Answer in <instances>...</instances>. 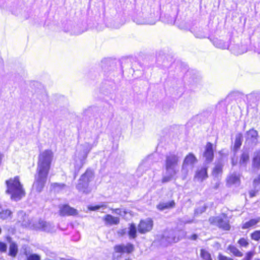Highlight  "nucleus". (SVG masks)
Wrapping results in <instances>:
<instances>
[{
	"instance_id": "18",
	"label": "nucleus",
	"mask_w": 260,
	"mask_h": 260,
	"mask_svg": "<svg viewBox=\"0 0 260 260\" xmlns=\"http://www.w3.org/2000/svg\"><path fill=\"white\" fill-rule=\"evenodd\" d=\"M229 49L236 55L241 54L247 51V48L244 45L236 44L231 47L230 46Z\"/></svg>"
},
{
	"instance_id": "16",
	"label": "nucleus",
	"mask_w": 260,
	"mask_h": 260,
	"mask_svg": "<svg viewBox=\"0 0 260 260\" xmlns=\"http://www.w3.org/2000/svg\"><path fill=\"white\" fill-rule=\"evenodd\" d=\"M175 232L173 231H170L164 233L161 241L164 242L166 241L167 243L172 242H177L179 240L178 238H176L174 235Z\"/></svg>"
},
{
	"instance_id": "17",
	"label": "nucleus",
	"mask_w": 260,
	"mask_h": 260,
	"mask_svg": "<svg viewBox=\"0 0 260 260\" xmlns=\"http://www.w3.org/2000/svg\"><path fill=\"white\" fill-rule=\"evenodd\" d=\"M210 40L216 48L221 49H229L230 45L228 41H226L218 38H214Z\"/></svg>"
},
{
	"instance_id": "26",
	"label": "nucleus",
	"mask_w": 260,
	"mask_h": 260,
	"mask_svg": "<svg viewBox=\"0 0 260 260\" xmlns=\"http://www.w3.org/2000/svg\"><path fill=\"white\" fill-rule=\"evenodd\" d=\"M66 185L63 183H53L51 184V189L56 192H58L64 189Z\"/></svg>"
},
{
	"instance_id": "14",
	"label": "nucleus",
	"mask_w": 260,
	"mask_h": 260,
	"mask_svg": "<svg viewBox=\"0 0 260 260\" xmlns=\"http://www.w3.org/2000/svg\"><path fill=\"white\" fill-rule=\"evenodd\" d=\"M207 167H203L199 168L196 171L194 177V180L199 182H202L208 178Z\"/></svg>"
},
{
	"instance_id": "20",
	"label": "nucleus",
	"mask_w": 260,
	"mask_h": 260,
	"mask_svg": "<svg viewBox=\"0 0 260 260\" xmlns=\"http://www.w3.org/2000/svg\"><path fill=\"white\" fill-rule=\"evenodd\" d=\"M227 182L230 184L239 185L240 184L239 174L237 173L232 174L228 177Z\"/></svg>"
},
{
	"instance_id": "56",
	"label": "nucleus",
	"mask_w": 260,
	"mask_h": 260,
	"mask_svg": "<svg viewBox=\"0 0 260 260\" xmlns=\"http://www.w3.org/2000/svg\"><path fill=\"white\" fill-rule=\"evenodd\" d=\"M255 260H260V259H255Z\"/></svg>"
},
{
	"instance_id": "47",
	"label": "nucleus",
	"mask_w": 260,
	"mask_h": 260,
	"mask_svg": "<svg viewBox=\"0 0 260 260\" xmlns=\"http://www.w3.org/2000/svg\"><path fill=\"white\" fill-rule=\"evenodd\" d=\"M126 233V229L121 230L118 232V233L121 235H123Z\"/></svg>"
},
{
	"instance_id": "45",
	"label": "nucleus",
	"mask_w": 260,
	"mask_h": 260,
	"mask_svg": "<svg viewBox=\"0 0 260 260\" xmlns=\"http://www.w3.org/2000/svg\"><path fill=\"white\" fill-rule=\"evenodd\" d=\"M256 191L255 190H251L249 192V195L251 198H252L256 196Z\"/></svg>"
},
{
	"instance_id": "33",
	"label": "nucleus",
	"mask_w": 260,
	"mask_h": 260,
	"mask_svg": "<svg viewBox=\"0 0 260 260\" xmlns=\"http://www.w3.org/2000/svg\"><path fill=\"white\" fill-rule=\"evenodd\" d=\"M165 20H164V21L168 24H173L175 23V17L171 16L170 15L167 14L165 15Z\"/></svg>"
},
{
	"instance_id": "25",
	"label": "nucleus",
	"mask_w": 260,
	"mask_h": 260,
	"mask_svg": "<svg viewBox=\"0 0 260 260\" xmlns=\"http://www.w3.org/2000/svg\"><path fill=\"white\" fill-rule=\"evenodd\" d=\"M222 165L220 162L217 163L213 170V175L215 177L218 178L219 176L221 174L222 172Z\"/></svg>"
},
{
	"instance_id": "52",
	"label": "nucleus",
	"mask_w": 260,
	"mask_h": 260,
	"mask_svg": "<svg viewBox=\"0 0 260 260\" xmlns=\"http://www.w3.org/2000/svg\"><path fill=\"white\" fill-rule=\"evenodd\" d=\"M68 260H76V259L71 257V258H69Z\"/></svg>"
},
{
	"instance_id": "24",
	"label": "nucleus",
	"mask_w": 260,
	"mask_h": 260,
	"mask_svg": "<svg viewBox=\"0 0 260 260\" xmlns=\"http://www.w3.org/2000/svg\"><path fill=\"white\" fill-rule=\"evenodd\" d=\"M252 163L254 168L260 167V150L254 152Z\"/></svg>"
},
{
	"instance_id": "46",
	"label": "nucleus",
	"mask_w": 260,
	"mask_h": 260,
	"mask_svg": "<svg viewBox=\"0 0 260 260\" xmlns=\"http://www.w3.org/2000/svg\"><path fill=\"white\" fill-rule=\"evenodd\" d=\"M198 238V235L196 234H193L191 235L190 237H188L189 239L192 240H196Z\"/></svg>"
},
{
	"instance_id": "5",
	"label": "nucleus",
	"mask_w": 260,
	"mask_h": 260,
	"mask_svg": "<svg viewBox=\"0 0 260 260\" xmlns=\"http://www.w3.org/2000/svg\"><path fill=\"white\" fill-rule=\"evenodd\" d=\"M92 147L93 145L87 142H85L79 146L76 153L75 158V167L76 170H79L85 163V160L87 157L88 154Z\"/></svg>"
},
{
	"instance_id": "36",
	"label": "nucleus",
	"mask_w": 260,
	"mask_h": 260,
	"mask_svg": "<svg viewBox=\"0 0 260 260\" xmlns=\"http://www.w3.org/2000/svg\"><path fill=\"white\" fill-rule=\"evenodd\" d=\"M254 255L253 251H248L245 255V257L242 260H251Z\"/></svg>"
},
{
	"instance_id": "21",
	"label": "nucleus",
	"mask_w": 260,
	"mask_h": 260,
	"mask_svg": "<svg viewBox=\"0 0 260 260\" xmlns=\"http://www.w3.org/2000/svg\"><path fill=\"white\" fill-rule=\"evenodd\" d=\"M260 222V217L251 219L244 223L242 226V229H247L252 228Z\"/></svg>"
},
{
	"instance_id": "15",
	"label": "nucleus",
	"mask_w": 260,
	"mask_h": 260,
	"mask_svg": "<svg viewBox=\"0 0 260 260\" xmlns=\"http://www.w3.org/2000/svg\"><path fill=\"white\" fill-rule=\"evenodd\" d=\"M203 156L205 158V161L207 163H209L212 161L214 157V153L213 145L211 143L208 142L207 143Z\"/></svg>"
},
{
	"instance_id": "30",
	"label": "nucleus",
	"mask_w": 260,
	"mask_h": 260,
	"mask_svg": "<svg viewBox=\"0 0 260 260\" xmlns=\"http://www.w3.org/2000/svg\"><path fill=\"white\" fill-rule=\"evenodd\" d=\"M200 255L204 260H212L210 253L205 249H202L201 250Z\"/></svg>"
},
{
	"instance_id": "50",
	"label": "nucleus",
	"mask_w": 260,
	"mask_h": 260,
	"mask_svg": "<svg viewBox=\"0 0 260 260\" xmlns=\"http://www.w3.org/2000/svg\"><path fill=\"white\" fill-rule=\"evenodd\" d=\"M69 258H59L58 260H68Z\"/></svg>"
},
{
	"instance_id": "53",
	"label": "nucleus",
	"mask_w": 260,
	"mask_h": 260,
	"mask_svg": "<svg viewBox=\"0 0 260 260\" xmlns=\"http://www.w3.org/2000/svg\"><path fill=\"white\" fill-rule=\"evenodd\" d=\"M119 27H120V25H117V26H115V27L116 28H119Z\"/></svg>"
},
{
	"instance_id": "37",
	"label": "nucleus",
	"mask_w": 260,
	"mask_h": 260,
	"mask_svg": "<svg viewBox=\"0 0 260 260\" xmlns=\"http://www.w3.org/2000/svg\"><path fill=\"white\" fill-rule=\"evenodd\" d=\"M238 243L241 246L244 247H246L249 244V243L248 242L247 240L243 238L239 239V240L238 241Z\"/></svg>"
},
{
	"instance_id": "51",
	"label": "nucleus",
	"mask_w": 260,
	"mask_h": 260,
	"mask_svg": "<svg viewBox=\"0 0 260 260\" xmlns=\"http://www.w3.org/2000/svg\"><path fill=\"white\" fill-rule=\"evenodd\" d=\"M192 221H193L192 220H189V221H184V223H191V222H192Z\"/></svg>"
},
{
	"instance_id": "41",
	"label": "nucleus",
	"mask_w": 260,
	"mask_h": 260,
	"mask_svg": "<svg viewBox=\"0 0 260 260\" xmlns=\"http://www.w3.org/2000/svg\"><path fill=\"white\" fill-rule=\"evenodd\" d=\"M194 35L197 38H199V39H203V38H205L206 37V36L204 34V33L201 31H196L194 33Z\"/></svg>"
},
{
	"instance_id": "11",
	"label": "nucleus",
	"mask_w": 260,
	"mask_h": 260,
	"mask_svg": "<svg viewBox=\"0 0 260 260\" xmlns=\"http://www.w3.org/2000/svg\"><path fill=\"white\" fill-rule=\"evenodd\" d=\"M209 221L211 223L214 224L224 230H229L230 229L229 221L224 215L210 217Z\"/></svg>"
},
{
	"instance_id": "43",
	"label": "nucleus",
	"mask_w": 260,
	"mask_h": 260,
	"mask_svg": "<svg viewBox=\"0 0 260 260\" xmlns=\"http://www.w3.org/2000/svg\"><path fill=\"white\" fill-rule=\"evenodd\" d=\"M7 250V245L5 243L0 242V251L2 252H6Z\"/></svg>"
},
{
	"instance_id": "22",
	"label": "nucleus",
	"mask_w": 260,
	"mask_h": 260,
	"mask_svg": "<svg viewBox=\"0 0 260 260\" xmlns=\"http://www.w3.org/2000/svg\"><path fill=\"white\" fill-rule=\"evenodd\" d=\"M175 203L174 201H171L170 202H166V203H160L157 206V208L160 211H162L166 209H169L173 208L175 206Z\"/></svg>"
},
{
	"instance_id": "9",
	"label": "nucleus",
	"mask_w": 260,
	"mask_h": 260,
	"mask_svg": "<svg viewBox=\"0 0 260 260\" xmlns=\"http://www.w3.org/2000/svg\"><path fill=\"white\" fill-rule=\"evenodd\" d=\"M245 143L249 146H255L258 143V132L254 128L247 131L245 134Z\"/></svg>"
},
{
	"instance_id": "2",
	"label": "nucleus",
	"mask_w": 260,
	"mask_h": 260,
	"mask_svg": "<svg viewBox=\"0 0 260 260\" xmlns=\"http://www.w3.org/2000/svg\"><path fill=\"white\" fill-rule=\"evenodd\" d=\"M181 158V155L178 152H171L166 154L165 172L162 176V183H167L172 180L178 172V162Z\"/></svg>"
},
{
	"instance_id": "19",
	"label": "nucleus",
	"mask_w": 260,
	"mask_h": 260,
	"mask_svg": "<svg viewBox=\"0 0 260 260\" xmlns=\"http://www.w3.org/2000/svg\"><path fill=\"white\" fill-rule=\"evenodd\" d=\"M104 220L106 224H118L120 220L118 217H114L110 214H107L104 217Z\"/></svg>"
},
{
	"instance_id": "40",
	"label": "nucleus",
	"mask_w": 260,
	"mask_h": 260,
	"mask_svg": "<svg viewBox=\"0 0 260 260\" xmlns=\"http://www.w3.org/2000/svg\"><path fill=\"white\" fill-rule=\"evenodd\" d=\"M205 210H206L205 207H202L198 208L194 210V214H195V215H198V214H201L203 212H205Z\"/></svg>"
},
{
	"instance_id": "29",
	"label": "nucleus",
	"mask_w": 260,
	"mask_h": 260,
	"mask_svg": "<svg viewBox=\"0 0 260 260\" xmlns=\"http://www.w3.org/2000/svg\"><path fill=\"white\" fill-rule=\"evenodd\" d=\"M130 238L134 239L137 236V229L135 224L132 223L129 228L128 232Z\"/></svg>"
},
{
	"instance_id": "1",
	"label": "nucleus",
	"mask_w": 260,
	"mask_h": 260,
	"mask_svg": "<svg viewBox=\"0 0 260 260\" xmlns=\"http://www.w3.org/2000/svg\"><path fill=\"white\" fill-rule=\"evenodd\" d=\"M52 158L53 153L49 150H45L39 155L37 173L33 184V188L38 192L42 191L46 183Z\"/></svg>"
},
{
	"instance_id": "34",
	"label": "nucleus",
	"mask_w": 260,
	"mask_h": 260,
	"mask_svg": "<svg viewBox=\"0 0 260 260\" xmlns=\"http://www.w3.org/2000/svg\"><path fill=\"white\" fill-rule=\"evenodd\" d=\"M107 208V205L104 204H102L100 205H96L94 206H89L88 209L91 211H95L98 210H100V209H106Z\"/></svg>"
},
{
	"instance_id": "28",
	"label": "nucleus",
	"mask_w": 260,
	"mask_h": 260,
	"mask_svg": "<svg viewBox=\"0 0 260 260\" xmlns=\"http://www.w3.org/2000/svg\"><path fill=\"white\" fill-rule=\"evenodd\" d=\"M17 252H18L17 245L14 243H11L10 245V247H9V255H10L12 257H15L16 255H17Z\"/></svg>"
},
{
	"instance_id": "31",
	"label": "nucleus",
	"mask_w": 260,
	"mask_h": 260,
	"mask_svg": "<svg viewBox=\"0 0 260 260\" xmlns=\"http://www.w3.org/2000/svg\"><path fill=\"white\" fill-rule=\"evenodd\" d=\"M242 142V136L241 134H239L236 136L235 144H234V148L236 149H238L241 146Z\"/></svg>"
},
{
	"instance_id": "7",
	"label": "nucleus",
	"mask_w": 260,
	"mask_h": 260,
	"mask_svg": "<svg viewBox=\"0 0 260 260\" xmlns=\"http://www.w3.org/2000/svg\"><path fill=\"white\" fill-rule=\"evenodd\" d=\"M93 178V173L92 170L87 169L79 179L76 185V188L79 191L85 194H88L91 191V188L89 186V183Z\"/></svg>"
},
{
	"instance_id": "48",
	"label": "nucleus",
	"mask_w": 260,
	"mask_h": 260,
	"mask_svg": "<svg viewBox=\"0 0 260 260\" xmlns=\"http://www.w3.org/2000/svg\"><path fill=\"white\" fill-rule=\"evenodd\" d=\"M232 163L233 166H235L237 164V161H235L234 158H232Z\"/></svg>"
},
{
	"instance_id": "23",
	"label": "nucleus",
	"mask_w": 260,
	"mask_h": 260,
	"mask_svg": "<svg viewBox=\"0 0 260 260\" xmlns=\"http://www.w3.org/2000/svg\"><path fill=\"white\" fill-rule=\"evenodd\" d=\"M249 161V155L248 152H243L241 154L240 160L239 164L241 166L246 167L247 163Z\"/></svg>"
},
{
	"instance_id": "38",
	"label": "nucleus",
	"mask_w": 260,
	"mask_h": 260,
	"mask_svg": "<svg viewBox=\"0 0 260 260\" xmlns=\"http://www.w3.org/2000/svg\"><path fill=\"white\" fill-rule=\"evenodd\" d=\"M27 260H41V256L37 254H31L28 256Z\"/></svg>"
},
{
	"instance_id": "39",
	"label": "nucleus",
	"mask_w": 260,
	"mask_h": 260,
	"mask_svg": "<svg viewBox=\"0 0 260 260\" xmlns=\"http://www.w3.org/2000/svg\"><path fill=\"white\" fill-rule=\"evenodd\" d=\"M23 253H24V255L26 256V258L28 257V255H31L32 254L31 250L30 249V248H29L28 247L24 246L23 247Z\"/></svg>"
},
{
	"instance_id": "12",
	"label": "nucleus",
	"mask_w": 260,
	"mask_h": 260,
	"mask_svg": "<svg viewBox=\"0 0 260 260\" xmlns=\"http://www.w3.org/2000/svg\"><path fill=\"white\" fill-rule=\"evenodd\" d=\"M153 225V220L150 218L141 220L138 226V232L141 234L147 233L152 230Z\"/></svg>"
},
{
	"instance_id": "44",
	"label": "nucleus",
	"mask_w": 260,
	"mask_h": 260,
	"mask_svg": "<svg viewBox=\"0 0 260 260\" xmlns=\"http://www.w3.org/2000/svg\"><path fill=\"white\" fill-rule=\"evenodd\" d=\"M112 212L116 214L119 215H122V211L121 209L117 208L114 209H112Z\"/></svg>"
},
{
	"instance_id": "13",
	"label": "nucleus",
	"mask_w": 260,
	"mask_h": 260,
	"mask_svg": "<svg viewBox=\"0 0 260 260\" xmlns=\"http://www.w3.org/2000/svg\"><path fill=\"white\" fill-rule=\"evenodd\" d=\"M59 214L61 216H74L78 214L77 210L68 205H60L59 207Z\"/></svg>"
},
{
	"instance_id": "27",
	"label": "nucleus",
	"mask_w": 260,
	"mask_h": 260,
	"mask_svg": "<svg viewBox=\"0 0 260 260\" xmlns=\"http://www.w3.org/2000/svg\"><path fill=\"white\" fill-rule=\"evenodd\" d=\"M227 249L236 256L241 257L243 256V253L237 247L233 245H229Z\"/></svg>"
},
{
	"instance_id": "3",
	"label": "nucleus",
	"mask_w": 260,
	"mask_h": 260,
	"mask_svg": "<svg viewBox=\"0 0 260 260\" xmlns=\"http://www.w3.org/2000/svg\"><path fill=\"white\" fill-rule=\"evenodd\" d=\"M17 222L21 226L24 227H29L35 230H41L46 232H51L53 230L54 226L49 222L44 221L42 220H39L35 223L32 220H30L28 216L23 211H20L17 213Z\"/></svg>"
},
{
	"instance_id": "8",
	"label": "nucleus",
	"mask_w": 260,
	"mask_h": 260,
	"mask_svg": "<svg viewBox=\"0 0 260 260\" xmlns=\"http://www.w3.org/2000/svg\"><path fill=\"white\" fill-rule=\"evenodd\" d=\"M134 250V246L132 244L127 243L126 245L120 244L117 245L114 247V253L113 254V256L115 258H118L121 257V255H116L117 253H130Z\"/></svg>"
},
{
	"instance_id": "42",
	"label": "nucleus",
	"mask_w": 260,
	"mask_h": 260,
	"mask_svg": "<svg viewBox=\"0 0 260 260\" xmlns=\"http://www.w3.org/2000/svg\"><path fill=\"white\" fill-rule=\"evenodd\" d=\"M218 260H234L233 258L226 256L225 255H222L221 253H219L218 255Z\"/></svg>"
},
{
	"instance_id": "35",
	"label": "nucleus",
	"mask_w": 260,
	"mask_h": 260,
	"mask_svg": "<svg viewBox=\"0 0 260 260\" xmlns=\"http://www.w3.org/2000/svg\"><path fill=\"white\" fill-rule=\"evenodd\" d=\"M251 238L255 241H258L260 239V231H255L251 234Z\"/></svg>"
},
{
	"instance_id": "55",
	"label": "nucleus",
	"mask_w": 260,
	"mask_h": 260,
	"mask_svg": "<svg viewBox=\"0 0 260 260\" xmlns=\"http://www.w3.org/2000/svg\"><path fill=\"white\" fill-rule=\"evenodd\" d=\"M94 143L95 144V145H96L97 142L96 143L94 142Z\"/></svg>"
},
{
	"instance_id": "49",
	"label": "nucleus",
	"mask_w": 260,
	"mask_h": 260,
	"mask_svg": "<svg viewBox=\"0 0 260 260\" xmlns=\"http://www.w3.org/2000/svg\"><path fill=\"white\" fill-rule=\"evenodd\" d=\"M257 181H259L260 182V176L257 179H254V183L255 184L257 182Z\"/></svg>"
},
{
	"instance_id": "6",
	"label": "nucleus",
	"mask_w": 260,
	"mask_h": 260,
	"mask_svg": "<svg viewBox=\"0 0 260 260\" xmlns=\"http://www.w3.org/2000/svg\"><path fill=\"white\" fill-rule=\"evenodd\" d=\"M158 19L154 12H140L133 18V21L138 25H153Z\"/></svg>"
},
{
	"instance_id": "54",
	"label": "nucleus",
	"mask_w": 260,
	"mask_h": 260,
	"mask_svg": "<svg viewBox=\"0 0 260 260\" xmlns=\"http://www.w3.org/2000/svg\"><path fill=\"white\" fill-rule=\"evenodd\" d=\"M124 260H132L131 259H129V258H127V259H125Z\"/></svg>"
},
{
	"instance_id": "10",
	"label": "nucleus",
	"mask_w": 260,
	"mask_h": 260,
	"mask_svg": "<svg viewBox=\"0 0 260 260\" xmlns=\"http://www.w3.org/2000/svg\"><path fill=\"white\" fill-rule=\"evenodd\" d=\"M197 161V158L192 153H189L185 157L182 166V172L185 175V176L188 173V168L192 169Z\"/></svg>"
},
{
	"instance_id": "32",
	"label": "nucleus",
	"mask_w": 260,
	"mask_h": 260,
	"mask_svg": "<svg viewBox=\"0 0 260 260\" xmlns=\"http://www.w3.org/2000/svg\"><path fill=\"white\" fill-rule=\"evenodd\" d=\"M12 212L8 210H4L0 212V218L4 220L8 218L9 217H11Z\"/></svg>"
},
{
	"instance_id": "4",
	"label": "nucleus",
	"mask_w": 260,
	"mask_h": 260,
	"mask_svg": "<svg viewBox=\"0 0 260 260\" xmlns=\"http://www.w3.org/2000/svg\"><path fill=\"white\" fill-rule=\"evenodd\" d=\"M7 187L6 192L11 194V199L20 200L25 194V192L18 176L10 178L6 182Z\"/></svg>"
}]
</instances>
